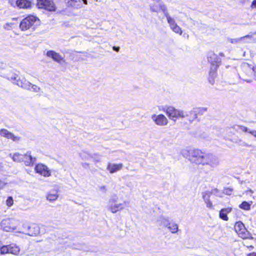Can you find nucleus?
Returning <instances> with one entry per match:
<instances>
[{
	"label": "nucleus",
	"instance_id": "nucleus-54",
	"mask_svg": "<svg viewBox=\"0 0 256 256\" xmlns=\"http://www.w3.org/2000/svg\"><path fill=\"white\" fill-rule=\"evenodd\" d=\"M248 256H256V253L250 254Z\"/></svg>",
	"mask_w": 256,
	"mask_h": 256
},
{
	"label": "nucleus",
	"instance_id": "nucleus-8",
	"mask_svg": "<svg viewBox=\"0 0 256 256\" xmlns=\"http://www.w3.org/2000/svg\"><path fill=\"white\" fill-rule=\"evenodd\" d=\"M17 221L14 218L3 220L0 224V228L6 232H10L16 229Z\"/></svg>",
	"mask_w": 256,
	"mask_h": 256
},
{
	"label": "nucleus",
	"instance_id": "nucleus-47",
	"mask_svg": "<svg viewBox=\"0 0 256 256\" xmlns=\"http://www.w3.org/2000/svg\"><path fill=\"white\" fill-rule=\"evenodd\" d=\"M100 190L101 192H102L104 193H106L107 191V190L106 188V187L104 186H101L100 188Z\"/></svg>",
	"mask_w": 256,
	"mask_h": 256
},
{
	"label": "nucleus",
	"instance_id": "nucleus-17",
	"mask_svg": "<svg viewBox=\"0 0 256 256\" xmlns=\"http://www.w3.org/2000/svg\"><path fill=\"white\" fill-rule=\"evenodd\" d=\"M23 156L22 162L26 166L32 165L36 161V158L32 157L30 152H28L25 154H23Z\"/></svg>",
	"mask_w": 256,
	"mask_h": 256
},
{
	"label": "nucleus",
	"instance_id": "nucleus-46",
	"mask_svg": "<svg viewBox=\"0 0 256 256\" xmlns=\"http://www.w3.org/2000/svg\"><path fill=\"white\" fill-rule=\"evenodd\" d=\"M12 23H6L4 26V28L9 30L10 28H11L12 27Z\"/></svg>",
	"mask_w": 256,
	"mask_h": 256
},
{
	"label": "nucleus",
	"instance_id": "nucleus-50",
	"mask_svg": "<svg viewBox=\"0 0 256 256\" xmlns=\"http://www.w3.org/2000/svg\"><path fill=\"white\" fill-rule=\"evenodd\" d=\"M112 49L114 50L116 52H119L120 48L119 46H113Z\"/></svg>",
	"mask_w": 256,
	"mask_h": 256
},
{
	"label": "nucleus",
	"instance_id": "nucleus-41",
	"mask_svg": "<svg viewBox=\"0 0 256 256\" xmlns=\"http://www.w3.org/2000/svg\"><path fill=\"white\" fill-rule=\"evenodd\" d=\"M172 30L175 33L178 34L180 35H182V32L181 28L178 26H177L176 27L174 28Z\"/></svg>",
	"mask_w": 256,
	"mask_h": 256
},
{
	"label": "nucleus",
	"instance_id": "nucleus-52",
	"mask_svg": "<svg viewBox=\"0 0 256 256\" xmlns=\"http://www.w3.org/2000/svg\"><path fill=\"white\" fill-rule=\"evenodd\" d=\"M26 225H28V224H22V229H21L20 232H22V230H25V229H26V226H26Z\"/></svg>",
	"mask_w": 256,
	"mask_h": 256
},
{
	"label": "nucleus",
	"instance_id": "nucleus-21",
	"mask_svg": "<svg viewBox=\"0 0 256 256\" xmlns=\"http://www.w3.org/2000/svg\"><path fill=\"white\" fill-rule=\"evenodd\" d=\"M234 129L238 132L242 131L244 132H248L254 136H256V130H251L246 126L242 125H237L234 127Z\"/></svg>",
	"mask_w": 256,
	"mask_h": 256
},
{
	"label": "nucleus",
	"instance_id": "nucleus-4",
	"mask_svg": "<svg viewBox=\"0 0 256 256\" xmlns=\"http://www.w3.org/2000/svg\"><path fill=\"white\" fill-rule=\"evenodd\" d=\"M256 66L250 64L247 62H243L240 66L241 72L238 73L239 78L248 83L252 82V80L246 78V77H250L253 76L254 68Z\"/></svg>",
	"mask_w": 256,
	"mask_h": 256
},
{
	"label": "nucleus",
	"instance_id": "nucleus-43",
	"mask_svg": "<svg viewBox=\"0 0 256 256\" xmlns=\"http://www.w3.org/2000/svg\"><path fill=\"white\" fill-rule=\"evenodd\" d=\"M233 190L231 188H226L224 190V194L230 196L232 194Z\"/></svg>",
	"mask_w": 256,
	"mask_h": 256
},
{
	"label": "nucleus",
	"instance_id": "nucleus-27",
	"mask_svg": "<svg viewBox=\"0 0 256 256\" xmlns=\"http://www.w3.org/2000/svg\"><path fill=\"white\" fill-rule=\"evenodd\" d=\"M124 203L116 204H111L108 210L113 214L116 212L118 211L122 210L124 208Z\"/></svg>",
	"mask_w": 256,
	"mask_h": 256
},
{
	"label": "nucleus",
	"instance_id": "nucleus-6",
	"mask_svg": "<svg viewBox=\"0 0 256 256\" xmlns=\"http://www.w3.org/2000/svg\"><path fill=\"white\" fill-rule=\"evenodd\" d=\"M220 164L219 158L212 154H206L203 166L207 165L212 169L218 166Z\"/></svg>",
	"mask_w": 256,
	"mask_h": 256
},
{
	"label": "nucleus",
	"instance_id": "nucleus-39",
	"mask_svg": "<svg viewBox=\"0 0 256 256\" xmlns=\"http://www.w3.org/2000/svg\"><path fill=\"white\" fill-rule=\"evenodd\" d=\"M40 90V88L36 84H31V86H30V90H31L34 92H39Z\"/></svg>",
	"mask_w": 256,
	"mask_h": 256
},
{
	"label": "nucleus",
	"instance_id": "nucleus-58",
	"mask_svg": "<svg viewBox=\"0 0 256 256\" xmlns=\"http://www.w3.org/2000/svg\"><path fill=\"white\" fill-rule=\"evenodd\" d=\"M67 0L68 1V0Z\"/></svg>",
	"mask_w": 256,
	"mask_h": 256
},
{
	"label": "nucleus",
	"instance_id": "nucleus-31",
	"mask_svg": "<svg viewBox=\"0 0 256 256\" xmlns=\"http://www.w3.org/2000/svg\"><path fill=\"white\" fill-rule=\"evenodd\" d=\"M58 197V194L57 192L52 191L48 192L46 196V199L50 202L54 201L57 200Z\"/></svg>",
	"mask_w": 256,
	"mask_h": 256
},
{
	"label": "nucleus",
	"instance_id": "nucleus-34",
	"mask_svg": "<svg viewBox=\"0 0 256 256\" xmlns=\"http://www.w3.org/2000/svg\"><path fill=\"white\" fill-rule=\"evenodd\" d=\"M23 158V154H20L19 153H15L12 155V157L14 161L16 162H22Z\"/></svg>",
	"mask_w": 256,
	"mask_h": 256
},
{
	"label": "nucleus",
	"instance_id": "nucleus-23",
	"mask_svg": "<svg viewBox=\"0 0 256 256\" xmlns=\"http://www.w3.org/2000/svg\"><path fill=\"white\" fill-rule=\"evenodd\" d=\"M256 34V32H252L250 34H247L244 36L240 37L241 44L250 43L252 42H256V38H254V35Z\"/></svg>",
	"mask_w": 256,
	"mask_h": 256
},
{
	"label": "nucleus",
	"instance_id": "nucleus-12",
	"mask_svg": "<svg viewBox=\"0 0 256 256\" xmlns=\"http://www.w3.org/2000/svg\"><path fill=\"white\" fill-rule=\"evenodd\" d=\"M38 8H44L49 11L55 10V6L51 0H37Z\"/></svg>",
	"mask_w": 256,
	"mask_h": 256
},
{
	"label": "nucleus",
	"instance_id": "nucleus-11",
	"mask_svg": "<svg viewBox=\"0 0 256 256\" xmlns=\"http://www.w3.org/2000/svg\"><path fill=\"white\" fill-rule=\"evenodd\" d=\"M207 111L206 108H198L194 110L187 112L188 117L189 118V120L192 122L198 118V115H202Z\"/></svg>",
	"mask_w": 256,
	"mask_h": 256
},
{
	"label": "nucleus",
	"instance_id": "nucleus-7",
	"mask_svg": "<svg viewBox=\"0 0 256 256\" xmlns=\"http://www.w3.org/2000/svg\"><path fill=\"white\" fill-rule=\"evenodd\" d=\"M20 250V248L14 244L4 245L0 242V254H18Z\"/></svg>",
	"mask_w": 256,
	"mask_h": 256
},
{
	"label": "nucleus",
	"instance_id": "nucleus-22",
	"mask_svg": "<svg viewBox=\"0 0 256 256\" xmlns=\"http://www.w3.org/2000/svg\"><path fill=\"white\" fill-rule=\"evenodd\" d=\"M212 195V192L210 191H205L202 193V198L206 204V206L210 208H213V205L210 200V197Z\"/></svg>",
	"mask_w": 256,
	"mask_h": 256
},
{
	"label": "nucleus",
	"instance_id": "nucleus-33",
	"mask_svg": "<svg viewBox=\"0 0 256 256\" xmlns=\"http://www.w3.org/2000/svg\"><path fill=\"white\" fill-rule=\"evenodd\" d=\"M252 202L250 201V202H247L246 201H244L242 202L241 204H240L239 207L242 210H248L250 209V206L252 204Z\"/></svg>",
	"mask_w": 256,
	"mask_h": 256
},
{
	"label": "nucleus",
	"instance_id": "nucleus-56",
	"mask_svg": "<svg viewBox=\"0 0 256 256\" xmlns=\"http://www.w3.org/2000/svg\"><path fill=\"white\" fill-rule=\"evenodd\" d=\"M220 56H224V54H222V52H220Z\"/></svg>",
	"mask_w": 256,
	"mask_h": 256
},
{
	"label": "nucleus",
	"instance_id": "nucleus-18",
	"mask_svg": "<svg viewBox=\"0 0 256 256\" xmlns=\"http://www.w3.org/2000/svg\"><path fill=\"white\" fill-rule=\"evenodd\" d=\"M123 167L122 164H112L109 162L108 164L106 169L109 171L110 173L114 174L122 169Z\"/></svg>",
	"mask_w": 256,
	"mask_h": 256
},
{
	"label": "nucleus",
	"instance_id": "nucleus-13",
	"mask_svg": "<svg viewBox=\"0 0 256 256\" xmlns=\"http://www.w3.org/2000/svg\"><path fill=\"white\" fill-rule=\"evenodd\" d=\"M152 119L158 126H165L168 124V120L162 114H154L152 116Z\"/></svg>",
	"mask_w": 256,
	"mask_h": 256
},
{
	"label": "nucleus",
	"instance_id": "nucleus-32",
	"mask_svg": "<svg viewBox=\"0 0 256 256\" xmlns=\"http://www.w3.org/2000/svg\"><path fill=\"white\" fill-rule=\"evenodd\" d=\"M167 228L172 234H176L178 230V226L174 222H170Z\"/></svg>",
	"mask_w": 256,
	"mask_h": 256
},
{
	"label": "nucleus",
	"instance_id": "nucleus-16",
	"mask_svg": "<svg viewBox=\"0 0 256 256\" xmlns=\"http://www.w3.org/2000/svg\"><path fill=\"white\" fill-rule=\"evenodd\" d=\"M0 136L8 139L12 140L14 142H18L20 138V137L14 136L12 133L4 128L0 130Z\"/></svg>",
	"mask_w": 256,
	"mask_h": 256
},
{
	"label": "nucleus",
	"instance_id": "nucleus-48",
	"mask_svg": "<svg viewBox=\"0 0 256 256\" xmlns=\"http://www.w3.org/2000/svg\"><path fill=\"white\" fill-rule=\"evenodd\" d=\"M250 8L252 9L256 8V0H254L251 4Z\"/></svg>",
	"mask_w": 256,
	"mask_h": 256
},
{
	"label": "nucleus",
	"instance_id": "nucleus-38",
	"mask_svg": "<svg viewBox=\"0 0 256 256\" xmlns=\"http://www.w3.org/2000/svg\"><path fill=\"white\" fill-rule=\"evenodd\" d=\"M118 198L116 194H112L110 198L109 203L110 204H115L118 202Z\"/></svg>",
	"mask_w": 256,
	"mask_h": 256
},
{
	"label": "nucleus",
	"instance_id": "nucleus-25",
	"mask_svg": "<svg viewBox=\"0 0 256 256\" xmlns=\"http://www.w3.org/2000/svg\"><path fill=\"white\" fill-rule=\"evenodd\" d=\"M67 6L68 7L78 9L82 7V4L80 0H68L67 2Z\"/></svg>",
	"mask_w": 256,
	"mask_h": 256
},
{
	"label": "nucleus",
	"instance_id": "nucleus-44",
	"mask_svg": "<svg viewBox=\"0 0 256 256\" xmlns=\"http://www.w3.org/2000/svg\"><path fill=\"white\" fill-rule=\"evenodd\" d=\"M210 192H212V194H215L216 196H220V197H222V196L221 195H220L219 194V190L217 188H214V189L212 190V191Z\"/></svg>",
	"mask_w": 256,
	"mask_h": 256
},
{
	"label": "nucleus",
	"instance_id": "nucleus-28",
	"mask_svg": "<svg viewBox=\"0 0 256 256\" xmlns=\"http://www.w3.org/2000/svg\"><path fill=\"white\" fill-rule=\"evenodd\" d=\"M232 208H230L222 209L220 212V218L224 220H228V218L227 214L230 213L232 211Z\"/></svg>",
	"mask_w": 256,
	"mask_h": 256
},
{
	"label": "nucleus",
	"instance_id": "nucleus-45",
	"mask_svg": "<svg viewBox=\"0 0 256 256\" xmlns=\"http://www.w3.org/2000/svg\"><path fill=\"white\" fill-rule=\"evenodd\" d=\"M254 193V192L251 189H249V190H246L245 192H244V194H248L250 195V196H252V194Z\"/></svg>",
	"mask_w": 256,
	"mask_h": 256
},
{
	"label": "nucleus",
	"instance_id": "nucleus-55",
	"mask_svg": "<svg viewBox=\"0 0 256 256\" xmlns=\"http://www.w3.org/2000/svg\"><path fill=\"white\" fill-rule=\"evenodd\" d=\"M88 166V164H87V163H84V164H82V166Z\"/></svg>",
	"mask_w": 256,
	"mask_h": 256
},
{
	"label": "nucleus",
	"instance_id": "nucleus-26",
	"mask_svg": "<svg viewBox=\"0 0 256 256\" xmlns=\"http://www.w3.org/2000/svg\"><path fill=\"white\" fill-rule=\"evenodd\" d=\"M216 66L211 67L210 72H209V76H208V82L212 84H214V79L216 76Z\"/></svg>",
	"mask_w": 256,
	"mask_h": 256
},
{
	"label": "nucleus",
	"instance_id": "nucleus-20",
	"mask_svg": "<svg viewBox=\"0 0 256 256\" xmlns=\"http://www.w3.org/2000/svg\"><path fill=\"white\" fill-rule=\"evenodd\" d=\"M15 84L18 86L20 87H21L24 89L27 90H30L31 83L28 81L26 78H22L20 79V78H18V80L16 82H15Z\"/></svg>",
	"mask_w": 256,
	"mask_h": 256
},
{
	"label": "nucleus",
	"instance_id": "nucleus-40",
	"mask_svg": "<svg viewBox=\"0 0 256 256\" xmlns=\"http://www.w3.org/2000/svg\"><path fill=\"white\" fill-rule=\"evenodd\" d=\"M228 41L232 44H241L240 38H229Z\"/></svg>",
	"mask_w": 256,
	"mask_h": 256
},
{
	"label": "nucleus",
	"instance_id": "nucleus-2",
	"mask_svg": "<svg viewBox=\"0 0 256 256\" xmlns=\"http://www.w3.org/2000/svg\"><path fill=\"white\" fill-rule=\"evenodd\" d=\"M162 110L166 114L170 120L174 122L176 119L188 117L187 112L176 109L172 106H164L162 107Z\"/></svg>",
	"mask_w": 256,
	"mask_h": 256
},
{
	"label": "nucleus",
	"instance_id": "nucleus-1",
	"mask_svg": "<svg viewBox=\"0 0 256 256\" xmlns=\"http://www.w3.org/2000/svg\"><path fill=\"white\" fill-rule=\"evenodd\" d=\"M182 154L192 163L203 164L206 154L198 149L186 148L182 150Z\"/></svg>",
	"mask_w": 256,
	"mask_h": 256
},
{
	"label": "nucleus",
	"instance_id": "nucleus-14",
	"mask_svg": "<svg viewBox=\"0 0 256 256\" xmlns=\"http://www.w3.org/2000/svg\"><path fill=\"white\" fill-rule=\"evenodd\" d=\"M35 171L45 177L50 176L51 174L50 170L47 166L42 164H36L34 168Z\"/></svg>",
	"mask_w": 256,
	"mask_h": 256
},
{
	"label": "nucleus",
	"instance_id": "nucleus-24",
	"mask_svg": "<svg viewBox=\"0 0 256 256\" xmlns=\"http://www.w3.org/2000/svg\"><path fill=\"white\" fill-rule=\"evenodd\" d=\"M237 234L243 239H253V238L250 236V234L244 226L240 229V232H238Z\"/></svg>",
	"mask_w": 256,
	"mask_h": 256
},
{
	"label": "nucleus",
	"instance_id": "nucleus-9",
	"mask_svg": "<svg viewBox=\"0 0 256 256\" xmlns=\"http://www.w3.org/2000/svg\"><path fill=\"white\" fill-rule=\"evenodd\" d=\"M26 229L22 230V232L32 236H36L40 234V226L34 224L26 225Z\"/></svg>",
	"mask_w": 256,
	"mask_h": 256
},
{
	"label": "nucleus",
	"instance_id": "nucleus-15",
	"mask_svg": "<svg viewBox=\"0 0 256 256\" xmlns=\"http://www.w3.org/2000/svg\"><path fill=\"white\" fill-rule=\"evenodd\" d=\"M208 60L211 64V67L216 66V68H218L220 62V58L216 54L213 52H210L208 54Z\"/></svg>",
	"mask_w": 256,
	"mask_h": 256
},
{
	"label": "nucleus",
	"instance_id": "nucleus-30",
	"mask_svg": "<svg viewBox=\"0 0 256 256\" xmlns=\"http://www.w3.org/2000/svg\"><path fill=\"white\" fill-rule=\"evenodd\" d=\"M165 16L172 30L178 26L174 19L171 17L168 13L166 14Z\"/></svg>",
	"mask_w": 256,
	"mask_h": 256
},
{
	"label": "nucleus",
	"instance_id": "nucleus-29",
	"mask_svg": "<svg viewBox=\"0 0 256 256\" xmlns=\"http://www.w3.org/2000/svg\"><path fill=\"white\" fill-rule=\"evenodd\" d=\"M158 222L160 226L167 228L170 222L168 218L161 216L159 217Z\"/></svg>",
	"mask_w": 256,
	"mask_h": 256
},
{
	"label": "nucleus",
	"instance_id": "nucleus-19",
	"mask_svg": "<svg viewBox=\"0 0 256 256\" xmlns=\"http://www.w3.org/2000/svg\"><path fill=\"white\" fill-rule=\"evenodd\" d=\"M46 56L60 64H61L62 62L64 60V58L61 55L53 50L48 51Z\"/></svg>",
	"mask_w": 256,
	"mask_h": 256
},
{
	"label": "nucleus",
	"instance_id": "nucleus-57",
	"mask_svg": "<svg viewBox=\"0 0 256 256\" xmlns=\"http://www.w3.org/2000/svg\"><path fill=\"white\" fill-rule=\"evenodd\" d=\"M255 138H256V136H255Z\"/></svg>",
	"mask_w": 256,
	"mask_h": 256
},
{
	"label": "nucleus",
	"instance_id": "nucleus-36",
	"mask_svg": "<svg viewBox=\"0 0 256 256\" xmlns=\"http://www.w3.org/2000/svg\"><path fill=\"white\" fill-rule=\"evenodd\" d=\"M244 225L242 222L240 221L236 222L234 224V230L236 233H238V232H240V229L244 228Z\"/></svg>",
	"mask_w": 256,
	"mask_h": 256
},
{
	"label": "nucleus",
	"instance_id": "nucleus-35",
	"mask_svg": "<svg viewBox=\"0 0 256 256\" xmlns=\"http://www.w3.org/2000/svg\"><path fill=\"white\" fill-rule=\"evenodd\" d=\"M236 143L239 146L252 148L253 146L252 144H249L242 139H239L236 142Z\"/></svg>",
	"mask_w": 256,
	"mask_h": 256
},
{
	"label": "nucleus",
	"instance_id": "nucleus-3",
	"mask_svg": "<svg viewBox=\"0 0 256 256\" xmlns=\"http://www.w3.org/2000/svg\"><path fill=\"white\" fill-rule=\"evenodd\" d=\"M39 23L40 20L37 17L30 15L22 20L20 24V28L22 31H34Z\"/></svg>",
	"mask_w": 256,
	"mask_h": 256
},
{
	"label": "nucleus",
	"instance_id": "nucleus-10",
	"mask_svg": "<svg viewBox=\"0 0 256 256\" xmlns=\"http://www.w3.org/2000/svg\"><path fill=\"white\" fill-rule=\"evenodd\" d=\"M8 2L12 6L20 8H30L32 6V2L28 0H9Z\"/></svg>",
	"mask_w": 256,
	"mask_h": 256
},
{
	"label": "nucleus",
	"instance_id": "nucleus-51",
	"mask_svg": "<svg viewBox=\"0 0 256 256\" xmlns=\"http://www.w3.org/2000/svg\"><path fill=\"white\" fill-rule=\"evenodd\" d=\"M253 76H254V79L256 80V67H254V72Z\"/></svg>",
	"mask_w": 256,
	"mask_h": 256
},
{
	"label": "nucleus",
	"instance_id": "nucleus-42",
	"mask_svg": "<svg viewBox=\"0 0 256 256\" xmlns=\"http://www.w3.org/2000/svg\"><path fill=\"white\" fill-rule=\"evenodd\" d=\"M13 198L12 196H9L8 198L6 200V205L8 206H10L13 204Z\"/></svg>",
	"mask_w": 256,
	"mask_h": 256
},
{
	"label": "nucleus",
	"instance_id": "nucleus-37",
	"mask_svg": "<svg viewBox=\"0 0 256 256\" xmlns=\"http://www.w3.org/2000/svg\"><path fill=\"white\" fill-rule=\"evenodd\" d=\"M18 78L19 77L18 75L16 74H12L11 76H7V78L12 81L14 84L15 82H17Z\"/></svg>",
	"mask_w": 256,
	"mask_h": 256
},
{
	"label": "nucleus",
	"instance_id": "nucleus-5",
	"mask_svg": "<svg viewBox=\"0 0 256 256\" xmlns=\"http://www.w3.org/2000/svg\"><path fill=\"white\" fill-rule=\"evenodd\" d=\"M150 10L152 12H158L162 11L164 16L168 14L166 6L162 0H151L149 4Z\"/></svg>",
	"mask_w": 256,
	"mask_h": 256
},
{
	"label": "nucleus",
	"instance_id": "nucleus-49",
	"mask_svg": "<svg viewBox=\"0 0 256 256\" xmlns=\"http://www.w3.org/2000/svg\"><path fill=\"white\" fill-rule=\"evenodd\" d=\"M5 184L6 183L1 180H0V189L2 188Z\"/></svg>",
	"mask_w": 256,
	"mask_h": 256
},
{
	"label": "nucleus",
	"instance_id": "nucleus-53",
	"mask_svg": "<svg viewBox=\"0 0 256 256\" xmlns=\"http://www.w3.org/2000/svg\"><path fill=\"white\" fill-rule=\"evenodd\" d=\"M81 0V2L82 1L84 4H88L87 0Z\"/></svg>",
	"mask_w": 256,
	"mask_h": 256
}]
</instances>
